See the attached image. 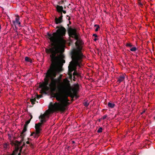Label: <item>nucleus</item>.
<instances>
[{
	"instance_id": "obj_1",
	"label": "nucleus",
	"mask_w": 155,
	"mask_h": 155,
	"mask_svg": "<svg viewBox=\"0 0 155 155\" xmlns=\"http://www.w3.org/2000/svg\"><path fill=\"white\" fill-rule=\"evenodd\" d=\"M56 28L58 29L55 32L52 34L48 33V38L51 42V47L49 48H46V52L50 54L51 64L50 68L45 74V78L44 81L39 85V87L46 91L50 89L55 91L57 88L59 93H56L54 97L59 102L54 104L50 102L49 108L53 111L64 112L65 107L69 104L68 96L73 98L74 96L71 91V85L70 82L67 78L63 79V84L59 86L61 83L62 75L56 78L57 73L62 71V67L65 61L63 59L64 56L62 54L63 50L61 49L65 46L66 41L64 38L65 36L66 29L61 25L57 26Z\"/></svg>"
},
{
	"instance_id": "obj_2",
	"label": "nucleus",
	"mask_w": 155,
	"mask_h": 155,
	"mask_svg": "<svg viewBox=\"0 0 155 155\" xmlns=\"http://www.w3.org/2000/svg\"><path fill=\"white\" fill-rule=\"evenodd\" d=\"M68 32L69 36L73 38H74L77 41L75 43L76 46L77 47L78 50L75 49H74L71 51V57L72 58V54L73 52L76 51L78 54L82 55V59L84 57V55L81 52V46L84 44V42L82 41L79 38V34L77 32V30L75 28H68Z\"/></svg>"
},
{
	"instance_id": "obj_3",
	"label": "nucleus",
	"mask_w": 155,
	"mask_h": 155,
	"mask_svg": "<svg viewBox=\"0 0 155 155\" xmlns=\"http://www.w3.org/2000/svg\"><path fill=\"white\" fill-rule=\"evenodd\" d=\"M72 54V60L73 61H71L68 67L69 78L71 80L72 79V72L77 69V66L80 67V64L82 62V55L78 54L76 51L73 52Z\"/></svg>"
},
{
	"instance_id": "obj_4",
	"label": "nucleus",
	"mask_w": 155,
	"mask_h": 155,
	"mask_svg": "<svg viewBox=\"0 0 155 155\" xmlns=\"http://www.w3.org/2000/svg\"><path fill=\"white\" fill-rule=\"evenodd\" d=\"M46 116V115L45 114H44L41 115L39 116V119L40 118H41L40 120L41 123H39L35 124V129L36 132H33L31 134V136H33L34 135V136L35 138H37L39 136V134L41 132V131L42 130L41 127L42 126V123L46 121V120L45 119Z\"/></svg>"
},
{
	"instance_id": "obj_5",
	"label": "nucleus",
	"mask_w": 155,
	"mask_h": 155,
	"mask_svg": "<svg viewBox=\"0 0 155 155\" xmlns=\"http://www.w3.org/2000/svg\"><path fill=\"white\" fill-rule=\"evenodd\" d=\"M20 137L21 139L20 141L18 140H16V142L18 143V144H17V145H16L15 146V149L13 151L12 153H9L8 152L7 154H5L4 155H16L17 154L20 148L19 146L21 143L24 141V139L25 137L24 135H20Z\"/></svg>"
},
{
	"instance_id": "obj_6",
	"label": "nucleus",
	"mask_w": 155,
	"mask_h": 155,
	"mask_svg": "<svg viewBox=\"0 0 155 155\" xmlns=\"http://www.w3.org/2000/svg\"><path fill=\"white\" fill-rule=\"evenodd\" d=\"M56 8L57 12L59 14V15L63 16V13L65 14L66 12L65 10H63V7L62 6L57 5L54 6Z\"/></svg>"
},
{
	"instance_id": "obj_7",
	"label": "nucleus",
	"mask_w": 155,
	"mask_h": 155,
	"mask_svg": "<svg viewBox=\"0 0 155 155\" xmlns=\"http://www.w3.org/2000/svg\"><path fill=\"white\" fill-rule=\"evenodd\" d=\"M16 17L15 20L12 21V22L15 28H16V25L17 24H18L19 26H20L21 24V22L19 21L20 18L19 15H17L16 16Z\"/></svg>"
},
{
	"instance_id": "obj_8",
	"label": "nucleus",
	"mask_w": 155,
	"mask_h": 155,
	"mask_svg": "<svg viewBox=\"0 0 155 155\" xmlns=\"http://www.w3.org/2000/svg\"><path fill=\"white\" fill-rule=\"evenodd\" d=\"M60 16L58 18L55 17L54 19V22L56 24H61L63 22V16L59 15Z\"/></svg>"
},
{
	"instance_id": "obj_9",
	"label": "nucleus",
	"mask_w": 155,
	"mask_h": 155,
	"mask_svg": "<svg viewBox=\"0 0 155 155\" xmlns=\"http://www.w3.org/2000/svg\"><path fill=\"white\" fill-rule=\"evenodd\" d=\"M31 119H30L28 120L26 122L24 126V127L22 132L21 133V135H24V136H25V134H24V133L27 130V127L28 125V124L30 123L31 121Z\"/></svg>"
},
{
	"instance_id": "obj_10",
	"label": "nucleus",
	"mask_w": 155,
	"mask_h": 155,
	"mask_svg": "<svg viewBox=\"0 0 155 155\" xmlns=\"http://www.w3.org/2000/svg\"><path fill=\"white\" fill-rule=\"evenodd\" d=\"M117 81L119 82V83H120L121 82L124 81L125 79V77L123 75H120L119 77L117 78Z\"/></svg>"
},
{
	"instance_id": "obj_11",
	"label": "nucleus",
	"mask_w": 155,
	"mask_h": 155,
	"mask_svg": "<svg viewBox=\"0 0 155 155\" xmlns=\"http://www.w3.org/2000/svg\"><path fill=\"white\" fill-rule=\"evenodd\" d=\"M107 106L109 107L112 108L114 107L115 104L114 103L108 102L107 104Z\"/></svg>"
},
{
	"instance_id": "obj_12",
	"label": "nucleus",
	"mask_w": 155,
	"mask_h": 155,
	"mask_svg": "<svg viewBox=\"0 0 155 155\" xmlns=\"http://www.w3.org/2000/svg\"><path fill=\"white\" fill-rule=\"evenodd\" d=\"M25 61L27 62H30V63H32V59L30 58L29 57H26L25 58Z\"/></svg>"
},
{
	"instance_id": "obj_13",
	"label": "nucleus",
	"mask_w": 155,
	"mask_h": 155,
	"mask_svg": "<svg viewBox=\"0 0 155 155\" xmlns=\"http://www.w3.org/2000/svg\"><path fill=\"white\" fill-rule=\"evenodd\" d=\"M30 101L31 102V104L32 105H34V104H35V102L36 101V98L35 97L33 98H32V99H31Z\"/></svg>"
},
{
	"instance_id": "obj_14",
	"label": "nucleus",
	"mask_w": 155,
	"mask_h": 155,
	"mask_svg": "<svg viewBox=\"0 0 155 155\" xmlns=\"http://www.w3.org/2000/svg\"><path fill=\"white\" fill-rule=\"evenodd\" d=\"M130 50L132 51H135L137 50V48L135 47H133L130 48Z\"/></svg>"
},
{
	"instance_id": "obj_15",
	"label": "nucleus",
	"mask_w": 155,
	"mask_h": 155,
	"mask_svg": "<svg viewBox=\"0 0 155 155\" xmlns=\"http://www.w3.org/2000/svg\"><path fill=\"white\" fill-rule=\"evenodd\" d=\"M126 46L127 47L130 48H131L132 47L133 45L130 43H127L126 44Z\"/></svg>"
},
{
	"instance_id": "obj_16",
	"label": "nucleus",
	"mask_w": 155,
	"mask_h": 155,
	"mask_svg": "<svg viewBox=\"0 0 155 155\" xmlns=\"http://www.w3.org/2000/svg\"><path fill=\"white\" fill-rule=\"evenodd\" d=\"M94 27H96L97 28L96 29H95V31H98V29L100 28L99 26L97 25H94Z\"/></svg>"
},
{
	"instance_id": "obj_17",
	"label": "nucleus",
	"mask_w": 155,
	"mask_h": 155,
	"mask_svg": "<svg viewBox=\"0 0 155 155\" xmlns=\"http://www.w3.org/2000/svg\"><path fill=\"white\" fill-rule=\"evenodd\" d=\"M103 129L101 127H100L97 130V132L98 133H101L102 132Z\"/></svg>"
},
{
	"instance_id": "obj_18",
	"label": "nucleus",
	"mask_w": 155,
	"mask_h": 155,
	"mask_svg": "<svg viewBox=\"0 0 155 155\" xmlns=\"http://www.w3.org/2000/svg\"><path fill=\"white\" fill-rule=\"evenodd\" d=\"M74 71L73 73V75H74V76H76L78 73L76 71V69L75 70H74Z\"/></svg>"
},
{
	"instance_id": "obj_19",
	"label": "nucleus",
	"mask_w": 155,
	"mask_h": 155,
	"mask_svg": "<svg viewBox=\"0 0 155 155\" xmlns=\"http://www.w3.org/2000/svg\"><path fill=\"white\" fill-rule=\"evenodd\" d=\"M83 104L86 107H87L89 104L87 102H85L83 103Z\"/></svg>"
},
{
	"instance_id": "obj_20",
	"label": "nucleus",
	"mask_w": 155,
	"mask_h": 155,
	"mask_svg": "<svg viewBox=\"0 0 155 155\" xmlns=\"http://www.w3.org/2000/svg\"><path fill=\"white\" fill-rule=\"evenodd\" d=\"M11 144H12V145H15H15H17V144H18V143H17V142H16V141H15V142L13 141L12 142Z\"/></svg>"
},
{
	"instance_id": "obj_21",
	"label": "nucleus",
	"mask_w": 155,
	"mask_h": 155,
	"mask_svg": "<svg viewBox=\"0 0 155 155\" xmlns=\"http://www.w3.org/2000/svg\"><path fill=\"white\" fill-rule=\"evenodd\" d=\"M64 3V1H61L60 2H58V4L59 5H62Z\"/></svg>"
},
{
	"instance_id": "obj_22",
	"label": "nucleus",
	"mask_w": 155,
	"mask_h": 155,
	"mask_svg": "<svg viewBox=\"0 0 155 155\" xmlns=\"http://www.w3.org/2000/svg\"><path fill=\"white\" fill-rule=\"evenodd\" d=\"M42 97V95H37V99H39L40 98H41Z\"/></svg>"
},
{
	"instance_id": "obj_23",
	"label": "nucleus",
	"mask_w": 155,
	"mask_h": 155,
	"mask_svg": "<svg viewBox=\"0 0 155 155\" xmlns=\"http://www.w3.org/2000/svg\"><path fill=\"white\" fill-rule=\"evenodd\" d=\"M138 3L139 5L141 7H142L143 6V4L140 2H138Z\"/></svg>"
},
{
	"instance_id": "obj_24",
	"label": "nucleus",
	"mask_w": 155,
	"mask_h": 155,
	"mask_svg": "<svg viewBox=\"0 0 155 155\" xmlns=\"http://www.w3.org/2000/svg\"><path fill=\"white\" fill-rule=\"evenodd\" d=\"M107 117V115H104L102 117L103 119V120L105 119Z\"/></svg>"
},
{
	"instance_id": "obj_25",
	"label": "nucleus",
	"mask_w": 155,
	"mask_h": 155,
	"mask_svg": "<svg viewBox=\"0 0 155 155\" xmlns=\"http://www.w3.org/2000/svg\"><path fill=\"white\" fill-rule=\"evenodd\" d=\"M93 36L95 37V38H97V36L96 34H94L93 35Z\"/></svg>"
},
{
	"instance_id": "obj_26",
	"label": "nucleus",
	"mask_w": 155,
	"mask_h": 155,
	"mask_svg": "<svg viewBox=\"0 0 155 155\" xmlns=\"http://www.w3.org/2000/svg\"><path fill=\"white\" fill-rule=\"evenodd\" d=\"M8 144L7 143H5L4 145V147L5 148H7V147Z\"/></svg>"
},
{
	"instance_id": "obj_27",
	"label": "nucleus",
	"mask_w": 155,
	"mask_h": 155,
	"mask_svg": "<svg viewBox=\"0 0 155 155\" xmlns=\"http://www.w3.org/2000/svg\"><path fill=\"white\" fill-rule=\"evenodd\" d=\"M71 24V22L70 21H69V24L67 25V26L68 27V28H70V27H69V24ZM70 28H71V27H70Z\"/></svg>"
},
{
	"instance_id": "obj_28",
	"label": "nucleus",
	"mask_w": 155,
	"mask_h": 155,
	"mask_svg": "<svg viewBox=\"0 0 155 155\" xmlns=\"http://www.w3.org/2000/svg\"><path fill=\"white\" fill-rule=\"evenodd\" d=\"M73 80L74 81H76V79H77V78L75 77V76H74L73 77Z\"/></svg>"
},
{
	"instance_id": "obj_29",
	"label": "nucleus",
	"mask_w": 155,
	"mask_h": 155,
	"mask_svg": "<svg viewBox=\"0 0 155 155\" xmlns=\"http://www.w3.org/2000/svg\"><path fill=\"white\" fill-rule=\"evenodd\" d=\"M76 76L77 77H80V75L78 73L77 74V75Z\"/></svg>"
},
{
	"instance_id": "obj_30",
	"label": "nucleus",
	"mask_w": 155,
	"mask_h": 155,
	"mask_svg": "<svg viewBox=\"0 0 155 155\" xmlns=\"http://www.w3.org/2000/svg\"><path fill=\"white\" fill-rule=\"evenodd\" d=\"M30 147H31V148H33V144L31 143L30 144Z\"/></svg>"
},
{
	"instance_id": "obj_31",
	"label": "nucleus",
	"mask_w": 155,
	"mask_h": 155,
	"mask_svg": "<svg viewBox=\"0 0 155 155\" xmlns=\"http://www.w3.org/2000/svg\"><path fill=\"white\" fill-rule=\"evenodd\" d=\"M97 38H95L94 39V40L95 41H96L97 40Z\"/></svg>"
},
{
	"instance_id": "obj_32",
	"label": "nucleus",
	"mask_w": 155,
	"mask_h": 155,
	"mask_svg": "<svg viewBox=\"0 0 155 155\" xmlns=\"http://www.w3.org/2000/svg\"><path fill=\"white\" fill-rule=\"evenodd\" d=\"M26 143L27 144H30V143H29V141H27L26 142Z\"/></svg>"
},
{
	"instance_id": "obj_33",
	"label": "nucleus",
	"mask_w": 155,
	"mask_h": 155,
	"mask_svg": "<svg viewBox=\"0 0 155 155\" xmlns=\"http://www.w3.org/2000/svg\"><path fill=\"white\" fill-rule=\"evenodd\" d=\"M19 150V152H21H21L22 149H20V148Z\"/></svg>"
},
{
	"instance_id": "obj_34",
	"label": "nucleus",
	"mask_w": 155,
	"mask_h": 155,
	"mask_svg": "<svg viewBox=\"0 0 155 155\" xmlns=\"http://www.w3.org/2000/svg\"><path fill=\"white\" fill-rule=\"evenodd\" d=\"M30 117H31V118H30V119H31H31H32V116L31 115H30Z\"/></svg>"
},
{
	"instance_id": "obj_35",
	"label": "nucleus",
	"mask_w": 155,
	"mask_h": 155,
	"mask_svg": "<svg viewBox=\"0 0 155 155\" xmlns=\"http://www.w3.org/2000/svg\"><path fill=\"white\" fill-rule=\"evenodd\" d=\"M25 142H24L23 143V145H22L23 147H24L25 146Z\"/></svg>"
},
{
	"instance_id": "obj_36",
	"label": "nucleus",
	"mask_w": 155,
	"mask_h": 155,
	"mask_svg": "<svg viewBox=\"0 0 155 155\" xmlns=\"http://www.w3.org/2000/svg\"><path fill=\"white\" fill-rule=\"evenodd\" d=\"M145 111L144 110L141 113V114H143V113H144L145 112Z\"/></svg>"
},
{
	"instance_id": "obj_37",
	"label": "nucleus",
	"mask_w": 155,
	"mask_h": 155,
	"mask_svg": "<svg viewBox=\"0 0 155 155\" xmlns=\"http://www.w3.org/2000/svg\"><path fill=\"white\" fill-rule=\"evenodd\" d=\"M71 19L70 18V17H69L68 18V21H70Z\"/></svg>"
},
{
	"instance_id": "obj_38",
	"label": "nucleus",
	"mask_w": 155,
	"mask_h": 155,
	"mask_svg": "<svg viewBox=\"0 0 155 155\" xmlns=\"http://www.w3.org/2000/svg\"><path fill=\"white\" fill-rule=\"evenodd\" d=\"M23 147L22 146H21V147H20V149H22V148H23Z\"/></svg>"
},
{
	"instance_id": "obj_39",
	"label": "nucleus",
	"mask_w": 155,
	"mask_h": 155,
	"mask_svg": "<svg viewBox=\"0 0 155 155\" xmlns=\"http://www.w3.org/2000/svg\"><path fill=\"white\" fill-rule=\"evenodd\" d=\"M18 155H21V152H19V153H18Z\"/></svg>"
},
{
	"instance_id": "obj_40",
	"label": "nucleus",
	"mask_w": 155,
	"mask_h": 155,
	"mask_svg": "<svg viewBox=\"0 0 155 155\" xmlns=\"http://www.w3.org/2000/svg\"><path fill=\"white\" fill-rule=\"evenodd\" d=\"M28 140H30V138H28Z\"/></svg>"
},
{
	"instance_id": "obj_41",
	"label": "nucleus",
	"mask_w": 155,
	"mask_h": 155,
	"mask_svg": "<svg viewBox=\"0 0 155 155\" xmlns=\"http://www.w3.org/2000/svg\"><path fill=\"white\" fill-rule=\"evenodd\" d=\"M66 16H67V17H69V16H68V15H67Z\"/></svg>"
},
{
	"instance_id": "obj_42",
	"label": "nucleus",
	"mask_w": 155,
	"mask_h": 155,
	"mask_svg": "<svg viewBox=\"0 0 155 155\" xmlns=\"http://www.w3.org/2000/svg\"><path fill=\"white\" fill-rule=\"evenodd\" d=\"M72 142H73V143H74V141H72Z\"/></svg>"
},
{
	"instance_id": "obj_43",
	"label": "nucleus",
	"mask_w": 155,
	"mask_h": 155,
	"mask_svg": "<svg viewBox=\"0 0 155 155\" xmlns=\"http://www.w3.org/2000/svg\"><path fill=\"white\" fill-rule=\"evenodd\" d=\"M64 8H66V7H65V6H64Z\"/></svg>"
}]
</instances>
